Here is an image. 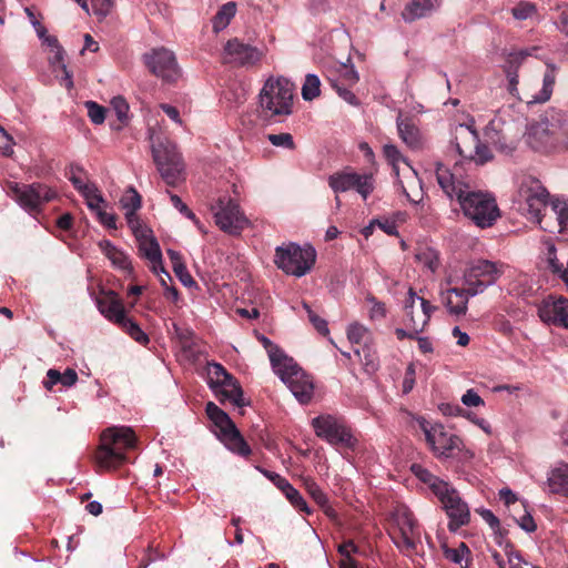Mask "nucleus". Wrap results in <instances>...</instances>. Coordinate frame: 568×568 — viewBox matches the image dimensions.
Masks as SVG:
<instances>
[{"label":"nucleus","instance_id":"obj_12","mask_svg":"<svg viewBox=\"0 0 568 568\" xmlns=\"http://www.w3.org/2000/svg\"><path fill=\"white\" fill-rule=\"evenodd\" d=\"M452 145L463 159L475 161L476 164H485L493 159L489 148L480 143L477 131L466 124L455 129Z\"/></svg>","mask_w":568,"mask_h":568},{"label":"nucleus","instance_id":"obj_19","mask_svg":"<svg viewBox=\"0 0 568 568\" xmlns=\"http://www.w3.org/2000/svg\"><path fill=\"white\" fill-rule=\"evenodd\" d=\"M443 505L449 521L448 529L456 532L460 527L469 524L470 511L466 501L462 499L459 493L449 485L447 491L437 497Z\"/></svg>","mask_w":568,"mask_h":568},{"label":"nucleus","instance_id":"obj_29","mask_svg":"<svg viewBox=\"0 0 568 568\" xmlns=\"http://www.w3.org/2000/svg\"><path fill=\"white\" fill-rule=\"evenodd\" d=\"M97 305L102 315L119 324L125 317L124 306L118 294L113 291L102 293L97 298Z\"/></svg>","mask_w":568,"mask_h":568},{"label":"nucleus","instance_id":"obj_24","mask_svg":"<svg viewBox=\"0 0 568 568\" xmlns=\"http://www.w3.org/2000/svg\"><path fill=\"white\" fill-rule=\"evenodd\" d=\"M255 468L258 471H261L265 477H267L283 493L285 498L295 509L307 515L312 513L304 497L296 488H294L291 485V483L286 478L282 477L277 473L264 470L258 466H256Z\"/></svg>","mask_w":568,"mask_h":568},{"label":"nucleus","instance_id":"obj_57","mask_svg":"<svg viewBox=\"0 0 568 568\" xmlns=\"http://www.w3.org/2000/svg\"><path fill=\"white\" fill-rule=\"evenodd\" d=\"M547 263H548V267L555 274H558L561 278H564L565 272H566V266H564V264L558 261V258L556 256V248L554 245L548 247Z\"/></svg>","mask_w":568,"mask_h":568},{"label":"nucleus","instance_id":"obj_3","mask_svg":"<svg viewBox=\"0 0 568 568\" xmlns=\"http://www.w3.org/2000/svg\"><path fill=\"white\" fill-rule=\"evenodd\" d=\"M295 85L284 77H270L258 94L260 115L267 123H283L294 112Z\"/></svg>","mask_w":568,"mask_h":568},{"label":"nucleus","instance_id":"obj_61","mask_svg":"<svg viewBox=\"0 0 568 568\" xmlns=\"http://www.w3.org/2000/svg\"><path fill=\"white\" fill-rule=\"evenodd\" d=\"M462 403L467 407H477L484 405V400L474 389H468L462 396Z\"/></svg>","mask_w":568,"mask_h":568},{"label":"nucleus","instance_id":"obj_1","mask_svg":"<svg viewBox=\"0 0 568 568\" xmlns=\"http://www.w3.org/2000/svg\"><path fill=\"white\" fill-rule=\"evenodd\" d=\"M435 173L444 193L450 200L456 199L464 215L477 226L489 227L500 216L496 199L490 193L471 190L469 184L442 163L436 164Z\"/></svg>","mask_w":568,"mask_h":568},{"label":"nucleus","instance_id":"obj_10","mask_svg":"<svg viewBox=\"0 0 568 568\" xmlns=\"http://www.w3.org/2000/svg\"><path fill=\"white\" fill-rule=\"evenodd\" d=\"M417 423L436 457L452 458L463 449V440L457 435L448 432L443 424L430 423L424 417L417 418Z\"/></svg>","mask_w":568,"mask_h":568},{"label":"nucleus","instance_id":"obj_9","mask_svg":"<svg viewBox=\"0 0 568 568\" xmlns=\"http://www.w3.org/2000/svg\"><path fill=\"white\" fill-rule=\"evenodd\" d=\"M206 383L214 396L223 404L244 406V392L239 382L219 363H207Z\"/></svg>","mask_w":568,"mask_h":568},{"label":"nucleus","instance_id":"obj_14","mask_svg":"<svg viewBox=\"0 0 568 568\" xmlns=\"http://www.w3.org/2000/svg\"><path fill=\"white\" fill-rule=\"evenodd\" d=\"M518 196L530 217L547 230V226L541 225V213L547 209L549 193L540 181L532 176L524 178L518 189Z\"/></svg>","mask_w":568,"mask_h":568},{"label":"nucleus","instance_id":"obj_55","mask_svg":"<svg viewBox=\"0 0 568 568\" xmlns=\"http://www.w3.org/2000/svg\"><path fill=\"white\" fill-rule=\"evenodd\" d=\"M111 106L114 110L116 118L121 123H124L128 121L129 104L124 98L114 97L111 100Z\"/></svg>","mask_w":568,"mask_h":568},{"label":"nucleus","instance_id":"obj_45","mask_svg":"<svg viewBox=\"0 0 568 568\" xmlns=\"http://www.w3.org/2000/svg\"><path fill=\"white\" fill-rule=\"evenodd\" d=\"M354 353L361 358L366 372L373 373L377 371V357L375 353L371 351V348H368L367 346H364L362 349L355 348Z\"/></svg>","mask_w":568,"mask_h":568},{"label":"nucleus","instance_id":"obj_13","mask_svg":"<svg viewBox=\"0 0 568 568\" xmlns=\"http://www.w3.org/2000/svg\"><path fill=\"white\" fill-rule=\"evenodd\" d=\"M328 186L336 194L354 190L366 201L375 189L374 176L369 173H357L351 169L335 172L327 178Z\"/></svg>","mask_w":568,"mask_h":568},{"label":"nucleus","instance_id":"obj_39","mask_svg":"<svg viewBox=\"0 0 568 568\" xmlns=\"http://www.w3.org/2000/svg\"><path fill=\"white\" fill-rule=\"evenodd\" d=\"M555 69H548L542 79V88L537 95H534L528 103H542L550 99L555 85Z\"/></svg>","mask_w":568,"mask_h":568},{"label":"nucleus","instance_id":"obj_18","mask_svg":"<svg viewBox=\"0 0 568 568\" xmlns=\"http://www.w3.org/2000/svg\"><path fill=\"white\" fill-rule=\"evenodd\" d=\"M215 224L229 234H239L245 224V217L240 212L239 205L231 199H219L211 206Z\"/></svg>","mask_w":568,"mask_h":568},{"label":"nucleus","instance_id":"obj_35","mask_svg":"<svg viewBox=\"0 0 568 568\" xmlns=\"http://www.w3.org/2000/svg\"><path fill=\"white\" fill-rule=\"evenodd\" d=\"M99 247L102 253L110 260L113 266L126 272L132 271L129 256L122 250L114 246L110 241H100Z\"/></svg>","mask_w":568,"mask_h":568},{"label":"nucleus","instance_id":"obj_33","mask_svg":"<svg viewBox=\"0 0 568 568\" xmlns=\"http://www.w3.org/2000/svg\"><path fill=\"white\" fill-rule=\"evenodd\" d=\"M547 484L551 493L560 494L568 498V464L559 463L550 469Z\"/></svg>","mask_w":568,"mask_h":568},{"label":"nucleus","instance_id":"obj_44","mask_svg":"<svg viewBox=\"0 0 568 568\" xmlns=\"http://www.w3.org/2000/svg\"><path fill=\"white\" fill-rule=\"evenodd\" d=\"M551 212L554 213L560 230L566 229L568 226V202L554 199L551 201Z\"/></svg>","mask_w":568,"mask_h":568},{"label":"nucleus","instance_id":"obj_15","mask_svg":"<svg viewBox=\"0 0 568 568\" xmlns=\"http://www.w3.org/2000/svg\"><path fill=\"white\" fill-rule=\"evenodd\" d=\"M143 62L163 82H176L182 75L175 54L166 48L151 49L143 54Z\"/></svg>","mask_w":568,"mask_h":568},{"label":"nucleus","instance_id":"obj_20","mask_svg":"<svg viewBox=\"0 0 568 568\" xmlns=\"http://www.w3.org/2000/svg\"><path fill=\"white\" fill-rule=\"evenodd\" d=\"M393 519L398 528V536H392L396 546L402 550L414 549L419 530L413 513L406 506H398L393 513Z\"/></svg>","mask_w":568,"mask_h":568},{"label":"nucleus","instance_id":"obj_60","mask_svg":"<svg viewBox=\"0 0 568 568\" xmlns=\"http://www.w3.org/2000/svg\"><path fill=\"white\" fill-rule=\"evenodd\" d=\"M98 220L101 224H103L108 229L115 230L116 229V216L113 213H109L105 211V207L95 212Z\"/></svg>","mask_w":568,"mask_h":568},{"label":"nucleus","instance_id":"obj_4","mask_svg":"<svg viewBox=\"0 0 568 568\" xmlns=\"http://www.w3.org/2000/svg\"><path fill=\"white\" fill-rule=\"evenodd\" d=\"M100 442L95 462L99 467L112 470L126 462L125 450L135 447L136 436L131 427L112 426L101 434Z\"/></svg>","mask_w":568,"mask_h":568},{"label":"nucleus","instance_id":"obj_26","mask_svg":"<svg viewBox=\"0 0 568 568\" xmlns=\"http://www.w3.org/2000/svg\"><path fill=\"white\" fill-rule=\"evenodd\" d=\"M443 0H410L404 7L400 17L406 23L433 16L442 7Z\"/></svg>","mask_w":568,"mask_h":568},{"label":"nucleus","instance_id":"obj_28","mask_svg":"<svg viewBox=\"0 0 568 568\" xmlns=\"http://www.w3.org/2000/svg\"><path fill=\"white\" fill-rule=\"evenodd\" d=\"M396 126L399 138L408 148L413 150L422 148V133L413 116L404 115L399 112L396 119Z\"/></svg>","mask_w":568,"mask_h":568},{"label":"nucleus","instance_id":"obj_34","mask_svg":"<svg viewBox=\"0 0 568 568\" xmlns=\"http://www.w3.org/2000/svg\"><path fill=\"white\" fill-rule=\"evenodd\" d=\"M410 470L420 481L429 487L436 497L446 493L447 487L450 485L449 483L433 475L428 469L419 464H413L410 466Z\"/></svg>","mask_w":568,"mask_h":568},{"label":"nucleus","instance_id":"obj_6","mask_svg":"<svg viewBox=\"0 0 568 568\" xmlns=\"http://www.w3.org/2000/svg\"><path fill=\"white\" fill-rule=\"evenodd\" d=\"M316 257V250L311 244L298 245L290 242L276 247L274 263L285 274L303 277L312 271Z\"/></svg>","mask_w":568,"mask_h":568},{"label":"nucleus","instance_id":"obj_64","mask_svg":"<svg viewBox=\"0 0 568 568\" xmlns=\"http://www.w3.org/2000/svg\"><path fill=\"white\" fill-rule=\"evenodd\" d=\"M308 9L313 14L326 13L331 10L328 0H308Z\"/></svg>","mask_w":568,"mask_h":568},{"label":"nucleus","instance_id":"obj_49","mask_svg":"<svg viewBox=\"0 0 568 568\" xmlns=\"http://www.w3.org/2000/svg\"><path fill=\"white\" fill-rule=\"evenodd\" d=\"M166 193L170 196L172 205L186 219L193 221L199 229H201L200 221L196 219L195 214L187 207V205L182 201V199L179 195L171 193L170 191H168Z\"/></svg>","mask_w":568,"mask_h":568},{"label":"nucleus","instance_id":"obj_62","mask_svg":"<svg viewBox=\"0 0 568 568\" xmlns=\"http://www.w3.org/2000/svg\"><path fill=\"white\" fill-rule=\"evenodd\" d=\"M466 552H468V549L466 548V546L464 544H462L460 548H458V549H447L446 558L463 567V561H464Z\"/></svg>","mask_w":568,"mask_h":568},{"label":"nucleus","instance_id":"obj_50","mask_svg":"<svg viewBox=\"0 0 568 568\" xmlns=\"http://www.w3.org/2000/svg\"><path fill=\"white\" fill-rule=\"evenodd\" d=\"M416 260L434 272L438 266L437 253L432 248H426L416 254Z\"/></svg>","mask_w":568,"mask_h":568},{"label":"nucleus","instance_id":"obj_42","mask_svg":"<svg viewBox=\"0 0 568 568\" xmlns=\"http://www.w3.org/2000/svg\"><path fill=\"white\" fill-rule=\"evenodd\" d=\"M302 98L305 101H313L321 93V80L314 73H308L305 77L302 85Z\"/></svg>","mask_w":568,"mask_h":568},{"label":"nucleus","instance_id":"obj_30","mask_svg":"<svg viewBox=\"0 0 568 568\" xmlns=\"http://www.w3.org/2000/svg\"><path fill=\"white\" fill-rule=\"evenodd\" d=\"M551 126L556 150L568 149V113L561 110L552 111L547 115Z\"/></svg>","mask_w":568,"mask_h":568},{"label":"nucleus","instance_id":"obj_11","mask_svg":"<svg viewBox=\"0 0 568 568\" xmlns=\"http://www.w3.org/2000/svg\"><path fill=\"white\" fill-rule=\"evenodd\" d=\"M312 426L316 436L326 440L329 445L351 449H354L357 445V439L342 418L321 415L312 419Z\"/></svg>","mask_w":568,"mask_h":568},{"label":"nucleus","instance_id":"obj_37","mask_svg":"<svg viewBox=\"0 0 568 568\" xmlns=\"http://www.w3.org/2000/svg\"><path fill=\"white\" fill-rule=\"evenodd\" d=\"M236 12L237 4L234 1L226 2L219 7L216 13L211 19L213 32L217 34L225 30L230 26Z\"/></svg>","mask_w":568,"mask_h":568},{"label":"nucleus","instance_id":"obj_53","mask_svg":"<svg viewBox=\"0 0 568 568\" xmlns=\"http://www.w3.org/2000/svg\"><path fill=\"white\" fill-rule=\"evenodd\" d=\"M302 306L306 311L308 320L316 328V331L323 335L328 334L329 331L327 327V322L324 318L316 315L306 302H302Z\"/></svg>","mask_w":568,"mask_h":568},{"label":"nucleus","instance_id":"obj_56","mask_svg":"<svg viewBox=\"0 0 568 568\" xmlns=\"http://www.w3.org/2000/svg\"><path fill=\"white\" fill-rule=\"evenodd\" d=\"M366 301L371 304L369 318L372 321L382 320L386 316L385 304L377 301L373 295H368Z\"/></svg>","mask_w":568,"mask_h":568},{"label":"nucleus","instance_id":"obj_43","mask_svg":"<svg viewBox=\"0 0 568 568\" xmlns=\"http://www.w3.org/2000/svg\"><path fill=\"white\" fill-rule=\"evenodd\" d=\"M119 325L125 329V332L138 343L146 344L149 342L148 335L141 329V327L131 318L124 317Z\"/></svg>","mask_w":568,"mask_h":568},{"label":"nucleus","instance_id":"obj_48","mask_svg":"<svg viewBox=\"0 0 568 568\" xmlns=\"http://www.w3.org/2000/svg\"><path fill=\"white\" fill-rule=\"evenodd\" d=\"M305 488L314 501L321 507H326L328 504L327 495L313 479H305Z\"/></svg>","mask_w":568,"mask_h":568},{"label":"nucleus","instance_id":"obj_46","mask_svg":"<svg viewBox=\"0 0 568 568\" xmlns=\"http://www.w3.org/2000/svg\"><path fill=\"white\" fill-rule=\"evenodd\" d=\"M267 140L275 148H282L285 150H295L296 145L293 139V135L287 132L278 133V134H267Z\"/></svg>","mask_w":568,"mask_h":568},{"label":"nucleus","instance_id":"obj_58","mask_svg":"<svg viewBox=\"0 0 568 568\" xmlns=\"http://www.w3.org/2000/svg\"><path fill=\"white\" fill-rule=\"evenodd\" d=\"M83 173V169L79 165L72 164L70 166V173H69V180L73 184V186L79 191L82 192L87 186H89L91 183H85L80 174Z\"/></svg>","mask_w":568,"mask_h":568},{"label":"nucleus","instance_id":"obj_7","mask_svg":"<svg viewBox=\"0 0 568 568\" xmlns=\"http://www.w3.org/2000/svg\"><path fill=\"white\" fill-rule=\"evenodd\" d=\"M205 413L219 440L232 453L247 457L248 445L230 416L213 402L206 403Z\"/></svg>","mask_w":568,"mask_h":568},{"label":"nucleus","instance_id":"obj_17","mask_svg":"<svg viewBox=\"0 0 568 568\" xmlns=\"http://www.w3.org/2000/svg\"><path fill=\"white\" fill-rule=\"evenodd\" d=\"M11 190L19 205L29 213L39 212L43 204L52 201L57 195L51 187L41 183L14 184Z\"/></svg>","mask_w":568,"mask_h":568},{"label":"nucleus","instance_id":"obj_5","mask_svg":"<svg viewBox=\"0 0 568 568\" xmlns=\"http://www.w3.org/2000/svg\"><path fill=\"white\" fill-rule=\"evenodd\" d=\"M149 139L151 141L153 161L162 179L168 185H176L184 179V163L176 145L166 139L162 141L155 134L154 129H149Z\"/></svg>","mask_w":568,"mask_h":568},{"label":"nucleus","instance_id":"obj_41","mask_svg":"<svg viewBox=\"0 0 568 568\" xmlns=\"http://www.w3.org/2000/svg\"><path fill=\"white\" fill-rule=\"evenodd\" d=\"M80 193L84 196L88 207L94 213L106 206L102 194L93 183Z\"/></svg>","mask_w":568,"mask_h":568},{"label":"nucleus","instance_id":"obj_8","mask_svg":"<svg viewBox=\"0 0 568 568\" xmlns=\"http://www.w3.org/2000/svg\"><path fill=\"white\" fill-rule=\"evenodd\" d=\"M205 413L219 440L232 453L247 457L248 445L230 416L213 402L206 403Z\"/></svg>","mask_w":568,"mask_h":568},{"label":"nucleus","instance_id":"obj_52","mask_svg":"<svg viewBox=\"0 0 568 568\" xmlns=\"http://www.w3.org/2000/svg\"><path fill=\"white\" fill-rule=\"evenodd\" d=\"M332 88L336 91L338 97L351 105H358V99L356 95L346 87L342 85L337 80L329 79Z\"/></svg>","mask_w":568,"mask_h":568},{"label":"nucleus","instance_id":"obj_38","mask_svg":"<svg viewBox=\"0 0 568 568\" xmlns=\"http://www.w3.org/2000/svg\"><path fill=\"white\" fill-rule=\"evenodd\" d=\"M44 42L53 50V55L49 59L50 63L54 67L57 65L65 73L68 85L71 87L73 82L67 65L63 63V49L59 45L58 39L55 37H47Z\"/></svg>","mask_w":568,"mask_h":568},{"label":"nucleus","instance_id":"obj_27","mask_svg":"<svg viewBox=\"0 0 568 568\" xmlns=\"http://www.w3.org/2000/svg\"><path fill=\"white\" fill-rule=\"evenodd\" d=\"M139 241V251L141 255L152 264V271L155 274L163 273L165 277L171 278L169 273L163 267L162 252L160 245L154 236L142 234Z\"/></svg>","mask_w":568,"mask_h":568},{"label":"nucleus","instance_id":"obj_32","mask_svg":"<svg viewBox=\"0 0 568 568\" xmlns=\"http://www.w3.org/2000/svg\"><path fill=\"white\" fill-rule=\"evenodd\" d=\"M248 61V45L237 39L226 42L223 50V62L232 67L244 65Z\"/></svg>","mask_w":568,"mask_h":568},{"label":"nucleus","instance_id":"obj_22","mask_svg":"<svg viewBox=\"0 0 568 568\" xmlns=\"http://www.w3.org/2000/svg\"><path fill=\"white\" fill-rule=\"evenodd\" d=\"M514 123L506 124L501 119L496 118L489 122L486 135L497 151L511 154L519 141V132L514 131Z\"/></svg>","mask_w":568,"mask_h":568},{"label":"nucleus","instance_id":"obj_21","mask_svg":"<svg viewBox=\"0 0 568 568\" xmlns=\"http://www.w3.org/2000/svg\"><path fill=\"white\" fill-rule=\"evenodd\" d=\"M435 308L427 300L417 296L416 292L409 288L404 306L406 325L413 328L415 333H422Z\"/></svg>","mask_w":568,"mask_h":568},{"label":"nucleus","instance_id":"obj_25","mask_svg":"<svg viewBox=\"0 0 568 568\" xmlns=\"http://www.w3.org/2000/svg\"><path fill=\"white\" fill-rule=\"evenodd\" d=\"M539 316L548 324L568 328V300L558 297L544 301Z\"/></svg>","mask_w":568,"mask_h":568},{"label":"nucleus","instance_id":"obj_36","mask_svg":"<svg viewBox=\"0 0 568 568\" xmlns=\"http://www.w3.org/2000/svg\"><path fill=\"white\" fill-rule=\"evenodd\" d=\"M530 55V52L528 50H520V51H517V52H511L509 53L508 55V59H507V69H506V72H507V77H508V91L510 94H513L514 97H516L518 94V74H517V69L519 67V64L523 62V60Z\"/></svg>","mask_w":568,"mask_h":568},{"label":"nucleus","instance_id":"obj_51","mask_svg":"<svg viewBox=\"0 0 568 568\" xmlns=\"http://www.w3.org/2000/svg\"><path fill=\"white\" fill-rule=\"evenodd\" d=\"M88 110V116L94 124H102L105 120V108L101 106L94 101H87L84 103Z\"/></svg>","mask_w":568,"mask_h":568},{"label":"nucleus","instance_id":"obj_40","mask_svg":"<svg viewBox=\"0 0 568 568\" xmlns=\"http://www.w3.org/2000/svg\"><path fill=\"white\" fill-rule=\"evenodd\" d=\"M121 207L125 211L124 214L136 213L142 205L141 195L138 191L130 186L120 200Z\"/></svg>","mask_w":568,"mask_h":568},{"label":"nucleus","instance_id":"obj_16","mask_svg":"<svg viewBox=\"0 0 568 568\" xmlns=\"http://www.w3.org/2000/svg\"><path fill=\"white\" fill-rule=\"evenodd\" d=\"M503 265L488 260H478L473 262L464 272L466 285H474L469 292L471 296L483 293L488 286H491L501 276Z\"/></svg>","mask_w":568,"mask_h":568},{"label":"nucleus","instance_id":"obj_54","mask_svg":"<svg viewBox=\"0 0 568 568\" xmlns=\"http://www.w3.org/2000/svg\"><path fill=\"white\" fill-rule=\"evenodd\" d=\"M367 334L368 329L359 323H353L347 327V338L352 344H361Z\"/></svg>","mask_w":568,"mask_h":568},{"label":"nucleus","instance_id":"obj_23","mask_svg":"<svg viewBox=\"0 0 568 568\" xmlns=\"http://www.w3.org/2000/svg\"><path fill=\"white\" fill-rule=\"evenodd\" d=\"M527 143L531 149L539 152H551L556 150L555 139L547 116L529 125Z\"/></svg>","mask_w":568,"mask_h":568},{"label":"nucleus","instance_id":"obj_2","mask_svg":"<svg viewBox=\"0 0 568 568\" xmlns=\"http://www.w3.org/2000/svg\"><path fill=\"white\" fill-rule=\"evenodd\" d=\"M254 336L265 348L272 368L301 404H308L314 395L312 378L271 339L254 331Z\"/></svg>","mask_w":568,"mask_h":568},{"label":"nucleus","instance_id":"obj_63","mask_svg":"<svg viewBox=\"0 0 568 568\" xmlns=\"http://www.w3.org/2000/svg\"><path fill=\"white\" fill-rule=\"evenodd\" d=\"M415 385V365L413 363L408 364L405 373V377L403 381V393H409Z\"/></svg>","mask_w":568,"mask_h":568},{"label":"nucleus","instance_id":"obj_31","mask_svg":"<svg viewBox=\"0 0 568 568\" xmlns=\"http://www.w3.org/2000/svg\"><path fill=\"white\" fill-rule=\"evenodd\" d=\"M471 288L475 286L467 285V288L454 287L447 291L445 305L450 314L459 316L466 313Z\"/></svg>","mask_w":568,"mask_h":568},{"label":"nucleus","instance_id":"obj_59","mask_svg":"<svg viewBox=\"0 0 568 568\" xmlns=\"http://www.w3.org/2000/svg\"><path fill=\"white\" fill-rule=\"evenodd\" d=\"M129 227L132 230L136 239H140L142 234H148L149 231L144 230L141 225V221L136 213L124 214Z\"/></svg>","mask_w":568,"mask_h":568},{"label":"nucleus","instance_id":"obj_47","mask_svg":"<svg viewBox=\"0 0 568 568\" xmlns=\"http://www.w3.org/2000/svg\"><path fill=\"white\" fill-rule=\"evenodd\" d=\"M536 13V6L528 1H521L511 9V14L517 20L531 19Z\"/></svg>","mask_w":568,"mask_h":568}]
</instances>
